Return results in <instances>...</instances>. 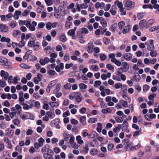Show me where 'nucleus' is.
Segmentation results:
<instances>
[{"instance_id": "nucleus-1", "label": "nucleus", "mask_w": 159, "mask_h": 159, "mask_svg": "<svg viewBox=\"0 0 159 159\" xmlns=\"http://www.w3.org/2000/svg\"><path fill=\"white\" fill-rule=\"evenodd\" d=\"M23 21V24L25 25L30 31H33L35 30V26L37 25V23L36 21H33L31 24L30 20H24Z\"/></svg>"}, {"instance_id": "nucleus-2", "label": "nucleus", "mask_w": 159, "mask_h": 159, "mask_svg": "<svg viewBox=\"0 0 159 159\" xmlns=\"http://www.w3.org/2000/svg\"><path fill=\"white\" fill-rule=\"evenodd\" d=\"M0 62L1 64L7 69H10L11 68L12 63L9 61L8 59L2 57H0Z\"/></svg>"}, {"instance_id": "nucleus-3", "label": "nucleus", "mask_w": 159, "mask_h": 159, "mask_svg": "<svg viewBox=\"0 0 159 159\" xmlns=\"http://www.w3.org/2000/svg\"><path fill=\"white\" fill-rule=\"evenodd\" d=\"M60 123V119L59 118H56L52 120L50 123V125L52 127L54 126L58 129H60L61 128L59 124Z\"/></svg>"}, {"instance_id": "nucleus-4", "label": "nucleus", "mask_w": 159, "mask_h": 159, "mask_svg": "<svg viewBox=\"0 0 159 159\" xmlns=\"http://www.w3.org/2000/svg\"><path fill=\"white\" fill-rule=\"evenodd\" d=\"M38 142H35L34 144V147L36 149H38L40 147H42L45 142V140L42 137H41L38 139Z\"/></svg>"}, {"instance_id": "nucleus-5", "label": "nucleus", "mask_w": 159, "mask_h": 159, "mask_svg": "<svg viewBox=\"0 0 159 159\" xmlns=\"http://www.w3.org/2000/svg\"><path fill=\"white\" fill-rule=\"evenodd\" d=\"M81 94L80 93L77 92H75L74 93V96L71 95H70V97H72V98H75L76 102L78 103L80 102L82 100V98L80 96Z\"/></svg>"}, {"instance_id": "nucleus-6", "label": "nucleus", "mask_w": 159, "mask_h": 159, "mask_svg": "<svg viewBox=\"0 0 159 159\" xmlns=\"http://www.w3.org/2000/svg\"><path fill=\"white\" fill-rule=\"evenodd\" d=\"M21 118L23 119H30L34 120V116L30 113H27L25 115H21L20 116Z\"/></svg>"}, {"instance_id": "nucleus-7", "label": "nucleus", "mask_w": 159, "mask_h": 159, "mask_svg": "<svg viewBox=\"0 0 159 159\" xmlns=\"http://www.w3.org/2000/svg\"><path fill=\"white\" fill-rule=\"evenodd\" d=\"M134 2H133L130 0H128L126 2L125 7L128 9H131L134 7Z\"/></svg>"}, {"instance_id": "nucleus-8", "label": "nucleus", "mask_w": 159, "mask_h": 159, "mask_svg": "<svg viewBox=\"0 0 159 159\" xmlns=\"http://www.w3.org/2000/svg\"><path fill=\"white\" fill-rule=\"evenodd\" d=\"M8 31V27L5 25L0 24V31L2 33H6Z\"/></svg>"}, {"instance_id": "nucleus-9", "label": "nucleus", "mask_w": 159, "mask_h": 159, "mask_svg": "<svg viewBox=\"0 0 159 159\" xmlns=\"http://www.w3.org/2000/svg\"><path fill=\"white\" fill-rule=\"evenodd\" d=\"M25 39V33H23L21 34V41L20 42L19 44V47L22 48L24 46L25 43L24 42V40Z\"/></svg>"}, {"instance_id": "nucleus-10", "label": "nucleus", "mask_w": 159, "mask_h": 159, "mask_svg": "<svg viewBox=\"0 0 159 159\" xmlns=\"http://www.w3.org/2000/svg\"><path fill=\"white\" fill-rule=\"evenodd\" d=\"M124 71H127L129 69V66L127 62H123L122 63L121 66L120 67Z\"/></svg>"}, {"instance_id": "nucleus-11", "label": "nucleus", "mask_w": 159, "mask_h": 159, "mask_svg": "<svg viewBox=\"0 0 159 159\" xmlns=\"http://www.w3.org/2000/svg\"><path fill=\"white\" fill-rule=\"evenodd\" d=\"M147 24L146 20L145 19L143 20L140 21L139 23V26L140 30L143 29Z\"/></svg>"}, {"instance_id": "nucleus-12", "label": "nucleus", "mask_w": 159, "mask_h": 159, "mask_svg": "<svg viewBox=\"0 0 159 159\" xmlns=\"http://www.w3.org/2000/svg\"><path fill=\"white\" fill-rule=\"evenodd\" d=\"M49 62V59L48 57H45L43 59H41L39 60L40 63L42 65H44Z\"/></svg>"}, {"instance_id": "nucleus-13", "label": "nucleus", "mask_w": 159, "mask_h": 159, "mask_svg": "<svg viewBox=\"0 0 159 159\" xmlns=\"http://www.w3.org/2000/svg\"><path fill=\"white\" fill-rule=\"evenodd\" d=\"M49 155H53L54 152L51 149L48 148L47 150V153H43V157L45 158H48Z\"/></svg>"}, {"instance_id": "nucleus-14", "label": "nucleus", "mask_w": 159, "mask_h": 159, "mask_svg": "<svg viewBox=\"0 0 159 159\" xmlns=\"http://www.w3.org/2000/svg\"><path fill=\"white\" fill-rule=\"evenodd\" d=\"M0 75L1 77H4L5 80H7L9 76V74L7 72L2 70L0 72Z\"/></svg>"}, {"instance_id": "nucleus-15", "label": "nucleus", "mask_w": 159, "mask_h": 159, "mask_svg": "<svg viewBox=\"0 0 159 159\" xmlns=\"http://www.w3.org/2000/svg\"><path fill=\"white\" fill-rule=\"evenodd\" d=\"M79 87L81 92H84L85 91V89H87V86L84 83H80L79 85Z\"/></svg>"}, {"instance_id": "nucleus-16", "label": "nucleus", "mask_w": 159, "mask_h": 159, "mask_svg": "<svg viewBox=\"0 0 159 159\" xmlns=\"http://www.w3.org/2000/svg\"><path fill=\"white\" fill-rule=\"evenodd\" d=\"M45 10V7L43 5H42L38 7L36 10L38 13H41Z\"/></svg>"}, {"instance_id": "nucleus-17", "label": "nucleus", "mask_w": 159, "mask_h": 159, "mask_svg": "<svg viewBox=\"0 0 159 159\" xmlns=\"http://www.w3.org/2000/svg\"><path fill=\"white\" fill-rule=\"evenodd\" d=\"M86 117L85 116H81L80 119V122L83 125H86Z\"/></svg>"}, {"instance_id": "nucleus-18", "label": "nucleus", "mask_w": 159, "mask_h": 159, "mask_svg": "<svg viewBox=\"0 0 159 159\" xmlns=\"http://www.w3.org/2000/svg\"><path fill=\"white\" fill-rule=\"evenodd\" d=\"M134 76H133L134 79L135 80L136 82H139L141 78L140 76L137 72H134Z\"/></svg>"}, {"instance_id": "nucleus-19", "label": "nucleus", "mask_w": 159, "mask_h": 159, "mask_svg": "<svg viewBox=\"0 0 159 159\" xmlns=\"http://www.w3.org/2000/svg\"><path fill=\"white\" fill-rule=\"evenodd\" d=\"M124 58L127 61L129 60L132 58V55L130 53H126L125 54H123Z\"/></svg>"}, {"instance_id": "nucleus-20", "label": "nucleus", "mask_w": 159, "mask_h": 159, "mask_svg": "<svg viewBox=\"0 0 159 159\" xmlns=\"http://www.w3.org/2000/svg\"><path fill=\"white\" fill-rule=\"evenodd\" d=\"M94 45L93 44L89 45L87 48V51L89 53H91L93 52V50Z\"/></svg>"}, {"instance_id": "nucleus-21", "label": "nucleus", "mask_w": 159, "mask_h": 159, "mask_svg": "<svg viewBox=\"0 0 159 159\" xmlns=\"http://www.w3.org/2000/svg\"><path fill=\"white\" fill-rule=\"evenodd\" d=\"M100 22L104 28L106 27L107 25V23L106 21L102 17L100 20Z\"/></svg>"}, {"instance_id": "nucleus-22", "label": "nucleus", "mask_w": 159, "mask_h": 159, "mask_svg": "<svg viewBox=\"0 0 159 159\" xmlns=\"http://www.w3.org/2000/svg\"><path fill=\"white\" fill-rule=\"evenodd\" d=\"M98 151L96 148H92L90 151V154L93 156H95L98 154Z\"/></svg>"}, {"instance_id": "nucleus-23", "label": "nucleus", "mask_w": 159, "mask_h": 159, "mask_svg": "<svg viewBox=\"0 0 159 159\" xmlns=\"http://www.w3.org/2000/svg\"><path fill=\"white\" fill-rule=\"evenodd\" d=\"M47 74L48 75L54 76L57 74L55 70H48L47 71Z\"/></svg>"}, {"instance_id": "nucleus-24", "label": "nucleus", "mask_w": 159, "mask_h": 159, "mask_svg": "<svg viewBox=\"0 0 159 159\" xmlns=\"http://www.w3.org/2000/svg\"><path fill=\"white\" fill-rule=\"evenodd\" d=\"M61 85L60 83H58L56 85V87L55 89L53 90L54 93H57L58 92L61 88Z\"/></svg>"}, {"instance_id": "nucleus-25", "label": "nucleus", "mask_w": 159, "mask_h": 159, "mask_svg": "<svg viewBox=\"0 0 159 159\" xmlns=\"http://www.w3.org/2000/svg\"><path fill=\"white\" fill-rule=\"evenodd\" d=\"M49 146L48 144H46L41 149V152L42 153H46L47 149L49 148Z\"/></svg>"}, {"instance_id": "nucleus-26", "label": "nucleus", "mask_w": 159, "mask_h": 159, "mask_svg": "<svg viewBox=\"0 0 159 159\" xmlns=\"http://www.w3.org/2000/svg\"><path fill=\"white\" fill-rule=\"evenodd\" d=\"M97 120V118H90L88 119V121L89 123L92 124L96 122Z\"/></svg>"}, {"instance_id": "nucleus-27", "label": "nucleus", "mask_w": 159, "mask_h": 159, "mask_svg": "<svg viewBox=\"0 0 159 159\" xmlns=\"http://www.w3.org/2000/svg\"><path fill=\"white\" fill-rule=\"evenodd\" d=\"M60 41L62 42H65L67 40V38L65 34H62L61 35L59 38Z\"/></svg>"}, {"instance_id": "nucleus-28", "label": "nucleus", "mask_w": 159, "mask_h": 159, "mask_svg": "<svg viewBox=\"0 0 159 159\" xmlns=\"http://www.w3.org/2000/svg\"><path fill=\"white\" fill-rule=\"evenodd\" d=\"M49 105L52 107H57L59 105V103L58 102H51L49 103Z\"/></svg>"}, {"instance_id": "nucleus-29", "label": "nucleus", "mask_w": 159, "mask_h": 159, "mask_svg": "<svg viewBox=\"0 0 159 159\" xmlns=\"http://www.w3.org/2000/svg\"><path fill=\"white\" fill-rule=\"evenodd\" d=\"M97 130L98 132L100 133L102 128V124L101 123L99 122L97 123Z\"/></svg>"}, {"instance_id": "nucleus-30", "label": "nucleus", "mask_w": 159, "mask_h": 159, "mask_svg": "<svg viewBox=\"0 0 159 159\" xmlns=\"http://www.w3.org/2000/svg\"><path fill=\"white\" fill-rule=\"evenodd\" d=\"M12 130L10 128H8L6 130V134L9 136L10 135H13L14 134V132L12 133L11 131Z\"/></svg>"}, {"instance_id": "nucleus-31", "label": "nucleus", "mask_w": 159, "mask_h": 159, "mask_svg": "<svg viewBox=\"0 0 159 159\" xmlns=\"http://www.w3.org/2000/svg\"><path fill=\"white\" fill-rule=\"evenodd\" d=\"M122 86L126 87L125 85H122L120 83H116L114 85V87L116 89H118L120 88H121Z\"/></svg>"}, {"instance_id": "nucleus-32", "label": "nucleus", "mask_w": 159, "mask_h": 159, "mask_svg": "<svg viewBox=\"0 0 159 159\" xmlns=\"http://www.w3.org/2000/svg\"><path fill=\"white\" fill-rule=\"evenodd\" d=\"M112 111L110 109V108H107L105 109H103L102 110V112L103 113L106 114L107 113H111Z\"/></svg>"}, {"instance_id": "nucleus-33", "label": "nucleus", "mask_w": 159, "mask_h": 159, "mask_svg": "<svg viewBox=\"0 0 159 159\" xmlns=\"http://www.w3.org/2000/svg\"><path fill=\"white\" fill-rule=\"evenodd\" d=\"M115 55L114 53H112L109 55V58L111 59V61L112 62L116 60V58L115 57Z\"/></svg>"}, {"instance_id": "nucleus-34", "label": "nucleus", "mask_w": 159, "mask_h": 159, "mask_svg": "<svg viewBox=\"0 0 159 159\" xmlns=\"http://www.w3.org/2000/svg\"><path fill=\"white\" fill-rule=\"evenodd\" d=\"M115 4L119 8H121L123 7V4L121 2H119L117 0L115 2Z\"/></svg>"}, {"instance_id": "nucleus-35", "label": "nucleus", "mask_w": 159, "mask_h": 159, "mask_svg": "<svg viewBox=\"0 0 159 159\" xmlns=\"http://www.w3.org/2000/svg\"><path fill=\"white\" fill-rule=\"evenodd\" d=\"M30 53L29 52V51H27L25 52L24 56L23 57V60H24V61H25L29 57V54Z\"/></svg>"}, {"instance_id": "nucleus-36", "label": "nucleus", "mask_w": 159, "mask_h": 159, "mask_svg": "<svg viewBox=\"0 0 159 159\" xmlns=\"http://www.w3.org/2000/svg\"><path fill=\"white\" fill-rule=\"evenodd\" d=\"M117 26V24L116 23H115L112 25L111 27V31L112 32H114L115 31L116 28Z\"/></svg>"}, {"instance_id": "nucleus-37", "label": "nucleus", "mask_w": 159, "mask_h": 159, "mask_svg": "<svg viewBox=\"0 0 159 159\" xmlns=\"http://www.w3.org/2000/svg\"><path fill=\"white\" fill-rule=\"evenodd\" d=\"M72 24V22L66 21V22L65 27L66 29H69L70 28V26H71Z\"/></svg>"}, {"instance_id": "nucleus-38", "label": "nucleus", "mask_w": 159, "mask_h": 159, "mask_svg": "<svg viewBox=\"0 0 159 159\" xmlns=\"http://www.w3.org/2000/svg\"><path fill=\"white\" fill-rule=\"evenodd\" d=\"M20 67L23 68L29 69L30 68V66L26 65L24 63H21L20 64Z\"/></svg>"}, {"instance_id": "nucleus-39", "label": "nucleus", "mask_w": 159, "mask_h": 159, "mask_svg": "<svg viewBox=\"0 0 159 159\" xmlns=\"http://www.w3.org/2000/svg\"><path fill=\"white\" fill-rule=\"evenodd\" d=\"M118 25L119 29L121 30L125 25V22L123 21H120L119 22Z\"/></svg>"}, {"instance_id": "nucleus-40", "label": "nucleus", "mask_w": 159, "mask_h": 159, "mask_svg": "<svg viewBox=\"0 0 159 159\" xmlns=\"http://www.w3.org/2000/svg\"><path fill=\"white\" fill-rule=\"evenodd\" d=\"M157 54L156 51H154V50H152L150 52V55L152 57H156Z\"/></svg>"}, {"instance_id": "nucleus-41", "label": "nucleus", "mask_w": 159, "mask_h": 159, "mask_svg": "<svg viewBox=\"0 0 159 159\" xmlns=\"http://www.w3.org/2000/svg\"><path fill=\"white\" fill-rule=\"evenodd\" d=\"M121 128V125L120 124L117 125V127H116L113 129V131L114 133L117 132L118 130Z\"/></svg>"}, {"instance_id": "nucleus-42", "label": "nucleus", "mask_w": 159, "mask_h": 159, "mask_svg": "<svg viewBox=\"0 0 159 159\" xmlns=\"http://www.w3.org/2000/svg\"><path fill=\"white\" fill-rule=\"evenodd\" d=\"M89 150V148L87 145H86L83 148V152L85 153H87Z\"/></svg>"}, {"instance_id": "nucleus-43", "label": "nucleus", "mask_w": 159, "mask_h": 159, "mask_svg": "<svg viewBox=\"0 0 159 159\" xmlns=\"http://www.w3.org/2000/svg\"><path fill=\"white\" fill-rule=\"evenodd\" d=\"M142 132L141 130H137L135 131L133 134V136L134 137L138 136L139 134H142Z\"/></svg>"}, {"instance_id": "nucleus-44", "label": "nucleus", "mask_w": 159, "mask_h": 159, "mask_svg": "<svg viewBox=\"0 0 159 159\" xmlns=\"http://www.w3.org/2000/svg\"><path fill=\"white\" fill-rule=\"evenodd\" d=\"M34 102L35 101L32 100H30L29 101V103L30 104L29 107L30 109L34 107Z\"/></svg>"}, {"instance_id": "nucleus-45", "label": "nucleus", "mask_w": 159, "mask_h": 159, "mask_svg": "<svg viewBox=\"0 0 159 159\" xmlns=\"http://www.w3.org/2000/svg\"><path fill=\"white\" fill-rule=\"evenodd\" d=\"M147 49L148 51H152L154 50L155 49L154 45L149 44L147 46Z\"/></svg>"}, {"instance_id": "nucleus-46", "label": "nucleus", "mask_w": 159, "mask_h": 159, "mask_svg": "<svg viewBox=\"0 0 159 159\" xmlns=\"http://www.w3.org/2000/svg\"><path fill=\"white\" fill-rule=\"evenodd\" d=\"M75 32L73 30L71 29L69 30L67 34L69 35L73 36L75 34Z\"/></svg>"}, {"instance_id": "nucleus-47", "label": "nucleus", "mask_w": 159, "mask_h": 159, "mask_svg": "<svg viewBox=\"0 0 159 159\" xmlns=\"http://www.w3.org/2000/svg\"><path fill=\"white\" fill-rule=\"evenodd\" d=\"M103 40L105 44L106 45L108 44L110 42V39H108L107 38H104Z\"/></svg>"}, {"instance_id": "nucleus-48", "label": "nucleus", "mask_w": 159, "mask_h": 159, "mask_svg": "<svg viewBox=\"0 0 159 159\" xmlns=\"http://www.w3.org/2000/svg\"><path fill=\"white\" fill-rule=\"evenodd\" d=\"M143 8L144 9H146L149 8L150 9H152L153 8L151 4L147 5L145 4L143 6Z\"/></svg>"}, {"instance_id": "nucleus-49", "label": "nucleus", "mask_w": 159, "mask_h": 159, "mask_svg": "<svg viewBox=\"0 0 159 159\" xmlns=\"http://www.w3.org/2000/svg\"><path fill=\"white\" fill-rule=\"evenodd\" d=\"M45 24L43 22H40L38 25V27L37 29H42L44 28L45 26Z\"/></svg>"}, {"instance_id": "nucleus-50", "label": "nucleus", "mask_w": 159, "mask_h": 159, "mask_svg": "<svg viewBox=\"0 0 159 159\" xmlns=\"http://www.w3.org/2000/svg\"><path fill=\"white\" fill-rule=\"evenodd\" d=\"M35 42L34 41H32L31 40L29 41L28 43V45L29 46L32 47L35 45Z\"/></svg>"}, {"instance_id": "nucleus-51", "label": "nucleus", "mask_w": 159, "mask_h": 159, "mask_svg": "<svg viewBox=\"0 0 159 159\" xmlns=\"http://www.w3.org/2000/svg\"><path fill=\"white\" fill-rule=\"evenodd\" d=\"M70 138L69 140V142L70 144H72L74 143V141L75 140V138L73 135L72 134H71L70 136Z\"/></svg>"}, {"instance_id": "nucleus-52", "label": "nucleus", "mask_w": 159, "mask_h": 159, "mask_svg": "<svg viewBox=\"0 0 159 159\" xmlns=\"http://www.w3.org/2000/svg\"><path fill=\"white\" fill-rule=\"evenodd\" d=\"M56 64L55 63H52L51 65H48L47 66V68L48 69H54L56 67Z\"/></svg>"}, {"instance_id": "nucleus-53", "label": "nucleus", "mask_w": 159, "mask_h": 159, "mask_svg": "<svg viewBox=\"0 0 159 159\" xmlns=\"http://www.w3.org/2000/svg\"><path fill=\"white\" fill-rule=\"evenodd\" d=\"M114 147V145L113 143L109 144L107 146L108 150L109 151H111L112 149Z\"/></svg>"}, {"instance_id": "nucleus-54", "label": "nucleus", "mask_w": 159, "mask_h": 159, "mask_svg": "<svg viewBox=\"0 0 159 159\" xmlns=\"http://www.w3.org/2000/svg\"><path fill=\"white\" fill-rule=\"evenodd\" d=\"M100 58L101 60L104 61L106 59L107 56L104 54H100Z\"/></svg>"}, {"instance_id": "nucleus-55", "label": "nucleus", "mask_w": 159, "mask_h": 159, "mask_svg": "<svg viewBox=\"0 0 159 159\" xmlns=\"http://www.w3.org/2000/svg\"><path fill=\"white\" fill-rule=\"evenodd\" d=\"M106 67L109 70H114V67L111 64H108L106 65Z\"/></svg>"}, {"instance_id": "nucleus-56", "label": "nucleus", "mask_w": 159, "mask_h": 159, "mask_svg": "<svg viewBox=\"0 0 159 159\" xmlns=\"http://www.w3.org/2000/svg\"><path fill=\"white\" fill-rule=\"evenodd\" d=\"M64 135V140L65 141H68L69 140V138L70 135L67 133L66 134Z\"/></svg>"}, {"instance_id": "nucleus-57", "label": "nucleus", "mask_w": 159, "mask_h": 159, "mask_svg": "<svg viewBox=\"0 0 159 159\" xmlns=\"http://www.w3.org/2000/svg\"><path fill=\"white\" fill-rule=\"evenodd\" d=\"M117 122L120 123L123 121V120L122 117L117 116L115 118Z\"/></svg>"}, {"instance_id": "nucleus-58", "label": "nucleus", "mask_w": 159, "mask_h": 159, "mask_svg": "<svg viewBox=\"0 0 159 159\" xmlns=\"http://www.w3.org/2000/svg\"><path fill=\"white\" fill-rule=\"evenodd\" d=\"M112 62L114 63L116 66H120L122 63L119 60H117L116 59V60H114V61Z\"/></svg>"}, {"instance_id": "nucleus-59", "label": "nucleus", "mask_w": 159, "mask_h": 159, "mask_svg": "<svg viewBox=\"0 0 159 159\" xmlns=\"http://www.w3.org/2000/svg\"><path fill=\"white\" fill-rule=\"evenodd\" d=\"M46 27L47 30H50L52 28L51 23L50 22H48L46 24Z\"/></svg>"}, {"instance_id": "nucleus-60", "label": "nucleus", "mask_w": 159, "mask_h": 159, "mask_svg": "<svg viewBox=\"0 0 159 159\" xmlns=\"http://www.w3.org/2000/svg\"><path fill=\"white\" fill-rule=\"evenodd\" d=\"M64 87L65 89H69L71 88V85L70 84L67 83L64 85Z\"/></svg>"}, {"instance_id": "nucleus-61", "label": "nucleus", "mask_w": 159, "mask_h": 159, "mask_svg": "<svg viewBox=\"0 0 159 159\" xmlns=\"http://www.w3.org/2000/svg\"><path fill=\"white\" fill-rule=\"evenodd\" d=\"M34 107H36L38 108H39L40 107V103L39 101L34 102Z\"/></svg>"}, {"instance_id": "nucleus-62", "label": "nucleus", "mask_w": 159, "mask_h": 159, "mask_svg": "<svg viewBox=\"0 0 159 159\" xmlns=\"http://www.w3.org/2000/svg\"><path fill=\"white\" fill-rule=\"evenodd\" d=\"M70 114L69 111L67 110L65 112L63 113L62 116L63 117H65L67 116H70Z\"/></svg>"}, {"instance_id": "nucleus-63", "label": "nucleus", "mask_w": 159, "mask_h": 159, "mask_svg": "<svg viewBox=\"0 0 159 159\" xmlns=\"http://www.w3.org/2000/svg\"><path fill=\"white\" fill-rule=\"evenodd\" d=\"M49 105L48 104L46 103H44V105L43 107V108L45 110H48L49 109Z\"/></svg>"}, {"instance_id": "nucleus-64", "label": "nucleus", "mask_w": 159, "mask_h": 159, "mask_svg": "<svg viewBox=\"0 0 159 159\" xmlns=\"http://www.w3.org/2000/svg\"><path fill=\"white\" fill-rule=\"evenodd\" d=\"M74 23L75 26H78L80 24L81 21L80 20H77L74 21Z\"/></svg>"}]
</instances>
